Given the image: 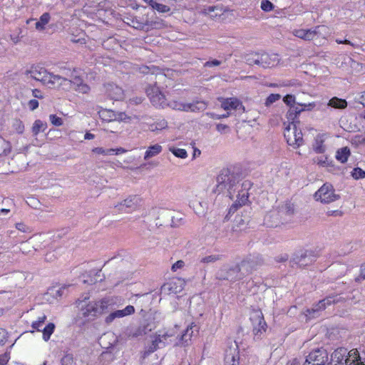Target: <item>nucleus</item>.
I'll return each instance as SVG.
<instances>
[{
	"label": "nucleus",
	"mask_w": 365,
	"mask_h": 365,
	"mask_svg": "<svg viewBox=\"0 0 365 365\" xmlns=\"http://www.w3.org/2000/svg\"><path fill=\"white\" fill-rule=\"evenodd\" d=\"M365 279V263L362 264L360 267V274L355 279L356 282H361V281Z\"/></svg>",
	"instance_id": "57"
},
{
	"label": "nucleus",
	"mask_w": 365,
	"mask_h": 365,
	"mask_svg": "<svg viewBox=\"0 0 365 365\" xmlns=\"http://www.w3.org/2000/svg\"><path fill=\"white\" fill-rule=\"evenodd\" d=\"M135 313V308L132 305H128L123 309H115L108 314L104 322L107 325L111 324L115 319L123 318Z\"/></svg>",
	"instance_id": "13"
},
{
	"label": "nucleus",
	"mask_w": 365,
	"mask_h": 365,
	"mask_svg": "<svg viewBox=\"0 0 365 365\" xmlns=\"http://www.w3.org/2000/svg\"><path fill=\"white\" fill-rule=\"evenodd\" d=\"M225 10L223 8L220 6H210L203 9V13L207 15H210L211 18H215L217 16H220L223 14Z\"/></svg>",
	"instance_id": "27"
},
{
	"label": "nucleus",
	"mask_w": 365,
	"mask_h": 365,
	"mask_svg": "<svg viewBox=\"0 0 365 365\" xmlns=\"http://www.w3.org/2000/svg\"><path fill=\"white\" fill-rule=\"evenodd\" d=\"M356 101L365 106V91L359 93L356 98Z\"/></svg>",
	"instance_id": "62"
},
{
	"label": "nucleus",
	"mask_w": 365,
	"mask_h": 365,
	"mask_svg": "<svg viewBox=\"0 0 365 365\" xmlns=\"http://www.w3.org/2000/svg\"><path fill=\"white\" fill-rule=\"evenodd\" d=\"M340 299L341 297L338 295L328 296L327 297L320 300L317 304L314 305L312 309H307L306 310L305 315L309 319L315 317L319 311L324 309L328 305L339 302Z\"/></svg>",
	"instance_id": "11"
},
{
	"label": "nucleus",
	"mask_w": 365,
	"mask_h": 365,
	"mask_svg": "<svg viewBox=\"0 0 365 365\" xmlns=\"http://www.w3.org/2000/svg\"><path fill=\"white\" fill-rule=\"evenodd\" d=\"M294 36L305 41H312L318 38H326L329 34L327 26L321 25L310 29H294L292 31Z\"/></svg>",
	"instance_id": "5"
},
{
	"label": "nucleus",
	"mask_w": 365,
	"mask_h": 365,
	"mask_svg": "<svg viewBox=\"0 0 365 365\" xmlns=\"http://www.w3.org/2000/svg\"><path fill=\"white\" fill-rule=\"evenodd\" d=\"M74 364V358L72 354L66 353L61 359V365H73Z\"/></svg>",
	"instance_id": "43"
},
{
	"label": "nucleus",
	"mask_w": 365,
	"mask_h": 365,
	"mask_svg": "<svg viewBox=\"0 0 365 365\" xmlns=\"http://www.w3.org/2000/svg\"><path fill=\"white\" fill-rule=\"evenodd\" d=\"M167 107H169L173 110H182L185 111V103L172 100L169 102H167Z\"/></svg>",
	"instance_id": "39"
},
{
	"label": "nucleus",
	"mask_w": 365,
	"mask_h": 365,
	"mask_svg": "<svg viewBox=\"0 0 365 365\" xmlns=\"http://www.w3.org/2000/svg\"><path fill=\"white\" fill-rule=\"evenodd\" d=\"M153 9L158 11L159 13H167L170 11L169 6L157 2L155 3Z\"/></svg>",
	"instance_id": "52"
},
{
	"label": "nucleus",
	"mask_w": 365,
	"mask_h": 365,
	"mask_svg": "<svg viewBox=\"0 0 365 365\" xmlns=\"http://www.w3.org/2000/svg\"><path fill=\"white\" fill-rule=\"evenodd\" d=\"M174 336V333L171 331H167L163 333L160 332L155 339L158 341L162 347L165 346L167 344L169 343V341L171 337Z\"/></svg>",
	"instance_id": "30"
},
{
	"label": "nucleus",
	"mask_w": 365,
	"mask_h": 365,
	"mask_svg": "<svg viewBox=\"0 0 365 365\" xmlns=\"http://www.w3.org/2000/svg\"><path fill=\"white\" fill-rule=\"evenodd\" d=\"M16 228L22 232H27L29 231V227L22 222L16 223Z\"/></svg>",
	"instance_id": "63"
},
{
	"label": "nucleus",
	"mask_w": 365,
	"mask_h": 365,
	"mask_svg": "<svg viewBox=\"0 0 365 365\" xmlns=\"http://www.w3.org/2000/svg\"><path fill=\"white\" fill-rule=\"evenodd\" d=\"M163 150V147L160 144H155L153 145L149 146L144 155V159L148 160L150 158H152L158 154H160Z\"/></svg>",
	"instance_id": "28"
},
{
	"label": "nucleus",
	"mask_w": 365,
	"mask_h": 365,
	"mask_svg": "<svg viewBox=\"0 0 365 365\" xmlns=\"http://www.w3.org/2000/svg\"><path fill=\"white\" fill-rule=\"evenodd\" d=\"M207 103L203 101H197L190 103H185V112H200L205 110Z\"/></svg>",
	"instance_id": "25"
},
{
	"label": "nucleus",
	"mask_w": 365,
	"mask_h": 365,
	"mask_svg": "<svg viewBox=\"0 0 365 365\" xmlns=\"http://www.w3.org/2000/svg\"><path fill=\"white\" fill-rule=\"evenodd\" d=\"M7 340V331L0 328V345H4Z\"/></svg>",
	"instance_id": "58"
},
{
	"label": "nucleus",
	"mask_w": 365,
	"mask_h": 365,
	"mask_svg": "<svg viewBox=\"0 0 365 365\" xmlns=\"http://www.w3.org/2000/svg\"><path fill=\"white\" fill-rule=\"evenodd\" d=\"M168 126V123L165 119H158L155 122L149 125V130L152 132H156L165 129Z\"/></svg>",
	"instance_id": "34"
},
{
	"label": "nucleus",
	"mask_w": 365,
	"mask_h": 365,
	"mask_svg": "<svg viewBox=\"0 0 365 365\" xmlns=\"http://www.w3.org/2000/svg\"><path fill=\"white\" fill-rule=\"evenodd\" d=\"M283 101L284 102L285 104L291 107L292 106H294L295 97L293 95L287 94L284 97Z\"/></svg>",
	"instance_id": "55"
},
{
	"label": "nucleus",
	"mask_w": 365,
	"mask_h": 365,
	"mask_svg": "<svg viewBox=\"0 0 365 365\" xmlns=\"http://www.w3.org/2000/svg\"><path fill=\"white\" fill-rule=\"evenodd\" d=\"M324 136L323 135H318L314 139L312 145V148L317 153H324L326 150L324 145Z\"/></svg>",
	"instance_id": "26"
},
{
	"label": "nucleus",
	"mask_w": 365,
	"mask_h": 365,
	"mask_svg": "<svg viewBox=\"0 0 365 365\" xmlns=\"http://www.w3.org/2000/svg\"><path fill=\"white\" fill-rule=\"evenodd\" d=\"M284 138L287 143L294 148H299L303 144V135L300 130L297 129V125H288L284 132Z\"/></svg>",
	"instance_id": "8"
},
{
	"label": "nucleus",
	"mask_w": 365,
	"mask_h": 365,
	"mask_svg": "<svg viewBox=\"0 0 365 365\" xmlns=\"http://www.w3.org/2000/svg\"><path fill=\"white\" fill-rule=\"evenodd\" d=\"M259 53H252L246 56L245 60L249 65H258L259 66Z\"/></svg>",
	"instance_id": "42"
},
{
	"label": "nucleus",
	"mask_w": 365,
	"mask_h": 365,
	"mask_svg": "<svg viewBox=\"0 0 365 365\" xmlns=\"http://www.w3.org/2000/svg\"><path fill=\"white\" fill-rule=\"evenodd\" d=\"M260 8L265 12H269L274 8V4L269 0H262Z\"/></svg>",
	"instance_id": "45"
},
{
	"label": "nucleus",
	"mask_w": 365,
	"mask_h": 365,
	"mask_svg": "<svg viewBox=\"0 0 365 365\" xmlns=\"http://www.w3.org/2000/svg\"><path fill=\"white\" fill-rule=\"evenodd\" d=\"M140 202L141 199L138 196L131 195L118 205H115V208L120 212H130L132 210H135L138 206H140Z\"/></svg>",
	"instance_id": "14"
},
{
	"label": "nucleus",
	"mask_w": 365,
	"mask_h": 365,
	"mask_svg": "<svg viewBox=\"0 0 365 365\" xmlns=\"http://www.w3.org/2000/svg\"><path fill=\"white\" fill-rule=\"evenodd\" d=\"M351 176L355 180L363 179L365 178V171L360 168H355L351 171Z\"/></svg>",
	"instance_id": "46"
},
{
	"label": "nucleus",
	"mask_w": 365,
	"mask_h": 365,
	"mask_svg": "<svg viewBox=\"0 0 365 365\" xmlns=\"http://www.w3.org/2000/svg\"><path fill=\"white\" fill-rule=\"evenodd\" d=\"M305 107H307L306 104H299L297 106H292V108H294V112L297 114V116L304 110Z\"/></svg>",
	"instance_id": "59"
},
{
	"label": "nucleus",
	"mask_w": 365,
	"mask_h": 365,
	"mask_svg": "<svg viewBox=\"0 0 365 365\" xmlns=\"http://www.w3.org/2000/svg\"><path fill=\"white\" fill-rule=\"evenodd\" d=\"M185 265V262L182 260H178L174 263L172 266V270L176 272L178 269H181Z\"/></svg>",
	"instance_id": "64"
},
{
	"label": "nucleus",
	"mask_w": 365,
	"mask_h": 365,
	"mask_svg": "<svg viewBox=\"0 0 365 365\" xmlns=\"http://www.w3.org/2000/svg\"><path fill=\"white\" fill-rule=\"evenodd\" d=\"M55 324L53 323H48L43 329V339L48 341L50 339L51 334L55 329Z\"/></svg>",
	"instance_id": "36"
},
{
	"label": "nucleus",
	"mask_w": 365,
	"mask_h": 365,
	"mask_svg": "<svg viewBox=\"0 0 365 365\" xmlns=\"http://www.w3.org/2000/svg\"><path fill=\"white\" fill-rule=\"evenodd\" d=\"M316 200L327 204L339 199V195L335 193V190L331 184H324L314 194Z\"/></svg>",
	"instance_id": "7"
},
{
	"label": "nucleus",
	"mask_w": 365,
	"mask_h": 365,
	"mask_svg": "<svg viewBox=\"0 0 365 365\" xmlns=\"http://www.w3.org/2000/svg\"><path fill=\"white\" fill-rule=\"evenodd\" d=\"M257 261L254 257H247L242 260L240 264L226 270H221L218 274L220 279L235 282L242 279L256 268Z\"/></svg>",
	"instance_id": "3"
},
{
	"label": "nucleus",
	"mask_w": 365,
	"mask_h": 365,
	"mask_svg": "<svg viewBox=\"0 0 365 365\" xmlns=\"http://www.w3.org/2000/svg\"><path fill=\"white\" fill-rule=\"evenodd\" d=\"M259 66L264 68H272L277 66L279 62V56L276 53L269 54L263 52L259 53Z\"/></svg>",
	"instance_id": "18"
},
{
	"label": "nucleus",
	"mask_w": 365,
	"mask_h": 365,
	"mask_svg": "<svg viewBox=\"0 0 365 365\" xmlns=\"http://www.w3.org/2000/svg\"><path fill=\"white\" fill-rule=\"evenodd\" d=\"M25 74L26 76L30 75L31 78L40 81L49 88L62 86L63 82L66 81L64 77L51 73L46 68L38 66H32L30 69L26 70Z\"/></svg>",
	"instance_id": "4"
},
{
	"label": "nucleus",
	"mask_w": 365,
	"mask_h": 365,
	"mask_svg": "<svg viewBox=\"0 0 365 365\" xmlns=\"http://www.w3.org/2000/svg\"><path fill=\"white\" fill-rule=\"evenodd\" d=\"M47 128V123L41 120H36L32 126L34 135H37L40 132H44Z\"/></svg>",
	"instance_id": "33"
},
{
	"label": "nucleus",
	"mask_w": 365,
	"mask_h": 365,
	"mask_svg": "<svg viewBox=\"0 0 365 365\" xmlns=\"http://www.w3.org/2000/svg\"><path fill=\"white\" fill-rule=\"evenodd\" d=\"M314 163L319 165L321 166L325 167L328 165L327 163V157H317L313 159Z\"/></svg>",
	"instance_id": "56"
},
{
	"label": "nucleus",
	"mask_w": 365,
	"mask_h": 365,
	"mask_svg": "<svg viewBox=\"0 0 365 365\" xmlns=\"http://www.w3.org/2000/svg\"><path fill=\"white\" fill-rule=\"evenodd\" d=\"M182 290V282L180 279H171L164 283L160 289L161 294H176Z\"/></svg>",
	"instance_id": "17"
},
{
	"label": "nucleus",
	"mask_w": 365,
	"mask_h": 365,
	"mask_svg": "<svg viewBox=\"0 0 365 365\" xmlns=\"http://www.w3.org/2000/svg\"><path fill=\"white\" fill-rule=\"evenodd\" d=\"M88 299V297H85L83 299H79L76 301L80 314L88 320H93L124 304V299L119 297H108L96 301Z\"/></svg>",
	"instance_id": "1"
},
{
	"label": "nucleus",
	"mask_w": 365,
	"mask_h": 365,
	"mask_svg": "<svg viewBox=\"0 0 365 365\" xmlns=\"http://www.w3.org/2000/svg\"><path fill=\"white\" fill-rule=\"evenodd\" d=\"M12 126L14 129L16 130V132L19 134H21L24 131V125L22 123V121H21L19 119H16L14 120Z\"/></svg>",
	"instance_id": "47"
},
{
	"label": "nucleus",
	"mask_w": 365,
	"mask_h": 365,
	"mask_svg": "<svg viewBox=\"0 0 365 365\" xmlns=\"http://www.w3.org/2000/svg\"><path fill=\"white\" fill-rule=\"evenodd\" d=\"M106 94L115 101H121L124 98V92L118 86L109 83L104 86Z\"/></svg>",
	"instance_id": "19"
},
{
	"label": "nucleus",
	"mask_w": 365,
	"mask_h": 365,
	"mask_svg": "<svg viewBox=\"0 0 365 365\" xmlns=\"http://www.w3.org/2000/svg\"><path fill=\"white\" fill-rule=\"evenodd\" d=\"M287 118L288 121L289 122V125H293V124H299V121L297 120V115L294 112V108L292 106L289 107V110L287 113Z\"/></svg>",
	"instance_id": "40"
},
{
	"label": "nucleus",
	"mask_w": 365,
	"mask_h": 365,
	"mask_svg": "<svg viewBox=\"0 0 365 365\" xmlns=\"http://www.w3.org/2000/svg\"><path fill=\"white\" fill-rule=\"evenodd\" d=\"M250 187L251 182L250 181H245L242 184V189L238 190L237 200L231 207L230 210L235 209V210H236L238 207H241L247 204L249 198L248 190L250 188Z\"/></svg>",
	"instance_id": "15"
},
{
	"label": "nucleus",
	"mask_w": 365,
	"mask_h": 365,
	"mask_svg": "<svg viewBox=\"0 0 365 365\" xmlns=\"http://www.w3.org/2000/svg\"><path fill=\"white\" fill-rule=\"evenodd\" d=\"M281 98V96L279 94L272 93L270 94L265 100L264 105L267 107L270 106L272 103L279 101Z\"/></svg>",
	"instance_id": "44"
},
{
	"label": "nucleus",
	"mask_w": 365,
	"mask_h": 365,
	"mask_svg": "<svg viewBox=\"0 0 365 365\" xmlns=\"http://www.w3.org/2000/svg\"><path fill=\"white\" fill-rule=\"evenodd\" d=\"M194 327H195L194 325ZM192 327H193V324H190V326H188L186 329V330L185 331V332L182 334L181 337H180V343L182 345L183 344H185L188 340H190L192 336V333H193V331H192Z\"/></svg>",
	"instance_id": "37"
},
{
	"label": "nucleus",
	"mask_w": 365,
	"mask_h": 365,
	"mask_svg": "<svg viewBox=\"0 0 365 365\" xmlns=\"http://www.w3.org/2000/svg\"><path fill=\"white\" fill-rule=\"evenodd\" d=\"M240 355L237 348H230L226 350L225 365H240Z\"/></svg>",
	"instance_id": "23"
},
{
	"label": "nucleus",
	"mask_w": 365,
	"mask_h": 365,
	"mask_svg": "<svg viewBox=\"0 0 365 365\" xmlns=\"http://www.w3.org/2000/svg\"><path fill=\"white\" fill-rule=\"evenodd\" d=\"M329 359L328 352L324 348L312 351L306 358L304 365H326Z\"/></svg>",
	"instance_id": "10"
},
{
	"label": "nucleus",
	"mask_w": 365,
	"mask_h": 365,
	"mask_svg": "<svg viewBox=\"0 0 365 365\" xmlns=\"http://www.w3.org/2000/svg\"><path fill=\"white\" fill-rule=\"evenodd\" d=\"M328 106L334 108L343 109L347 106V102L345 99L333 97L329 100Z\"/></svg>",
	"instance_id": "31"
},
{
	"label": "nucleus",
	"mask_w": 365,
	"mask_h": 365,
	"mask_svg": "<svg viewBox=\"0 0 365 365\" xmlns=\"http://www.w3.org/2000/svg\"><path fill=\"white\" fill-rule=\"evenodd\" d=\"M255 339H262L267 329V324L261 312L255 311L250 317Z\"/></svg>",
	"instance_id": "9"
},
{
	"label": "nucleus",
	"mask_w": 365,
	"mask_h": 365,
	"mask_svg": "<svg viewBox=\"0 0 365 365\" xmlns=\"http://www.w3.org/2000/svg\"><path fill=\"white\" fill-rule=\"evenodd\" d=\"M350 153V150L348 147L341 148L336 151V158L337 160L344 163L347 161Z\"/></svg>",
	"instance_id": "32"
},
{
	"label": "nucleus",
	"mask_w": 365,
	"mask_h": 365,
	"mask_svg": "<svg viewBox=\"0 0 365 365\" xmlns=\"http://www.w3.org/2000/svg\"><path fill=\"white\" fill-rule=\"evenodd\" d=\"M219 259H220V255H208V256L202 257L200 259V262L202 263L208 264V263H214Z\"/></svg>",
	"instance_id": "49"
},
{
	"label": "nucleus",
	"mask_w": 365,
	"mask_h": 365,
	"mask_svg": "<svg viewBox=\"0 0 365 365\" xmlns=\"http://www.w3.org/2000/svg\"><path fill=\"white\" fill-rule=\"evenodd\" d=\"M352 349L349 351L345 348L340 347L334 350L331 355V360L335 365H346L351 360Z\"/></svg>",
	"instance_id": "16"
},
{
	"label": "nucleus",
	"mask_w": 365,
	"mask_h": 365,
	"mask_svg": "<svg viewBox=\"0 0 365 365\" xmlns=\"http://www.w3.org/2000/svg\"><path fill=\"white\" fill-rule=\"evenodd\" d=\"M351 354V360L346 361V365H365V363L361 361L357 349H352Z\"/></svg>",
	"instance_id": "35"
},
{
	"label": "nucleus",
	"mask_w": 365,
	"mask_h": 365,
	"mask_svg": "<svg viewBox=\"0 0 365 365\" xmlns=\"http://www.w3.org/2000/svg\"><path fill=\"white\" fill-rule=\"evenodd\" d=\"M10 359L9 352H6L4 354L0 355V365L6 364Z\"/></svg>",
	"instance_id": "61"
},
{
	"label": "nucleus",
	"mask_w": 365,
	"mask_h": 365,
	"mask_svg": "<svg viewBox=\"0 0 365 365\" xmlns=\"http://www.w3.org/2000/svg\"><path fill=\"white\" fill-rule=\"evenodd\" d=\"M216 182L213 192L217 194L226 193L232 199L239 187L240 175L230 168H223L217 175Z\"/></svg>",
	"instance_id": "2"
},
{
	"label": "nucleus",
	"mask_w": 365,
	"mask_h": 365,
	"mask_svg": "<svg viewBox=\"0 0 365 365\" xmlns=\"http://www.w3.org/2000/svg\"><path fill=\"white\" fill-rule=\"evenodd\" d=\"M51 16L49 13H43L39 18L38 21L35 23V29L38 31H42L45 29L46 26L49 23Z\"/></svg>",
	"instance_id": "29"
},
{
	"label": "nucleus",
	"mask_w": 365,
	"mask_h": 365,
	"mask_svg": "<svg viewBox=\"0 0 365 365\" xmlns=\"http://www.w3.org/2000/svg\"><path fill=\"white\" fill-rule=\"evenodd\" d=\"M101 118L106 121L123 120L126 115L124 113H115L109 109H103L99 112Z\"/></svg>",
	"instance_id": "21"
},
{
	"label": "nucleus",
	"mask_w": 365,
	"mask_h": 365,
	"mask_svg": "<svg viewBox=\"0 0 365 365\" xmlns=\"http://www.w3.org/2000/svg\"><path fill=\"white\" fill-rule=\"evenodd\" d=\"M0 145L2 147L3 150L1 153H0V155L4 153L6 154L7 153H9L11 150V145L9 142L5 140L4 139L0 138Z\"/></svg>",
	"instance_id": "50"
},
{
	"label": "nucleus",
	"mask_w": 365,
	"mask_h": 365,
	"mask_svg": "<svg viewBox=\"0 0 365 365\" xmlns=\"http://www.w3.org/2000/svg\"><path fill=\"white\" fill-rule=\"evenodd\" d=\"M92 152L94 153L103 155H113V150L112 148L110 149H104L103 148H94L92 150Z\"/></svg>",
	"instance_id": "48"
},
{
	"label": "nucleus",
	"mask_w": 365,
	"mask_h": 365,
	"mask_svg": "<svg viewBox=\"0 0 365 365\" xmlns=\"http://www.w3.org/2000/svg\"><path fill=\"white\" fill-rule=\"evenodd\" d=\"M169 150L176 157L185 159L187 157V151L182 148H178L175 147L169 148Z\"/></svg>",
	"instance_id": "41"
},
{
	"label": "nucleus",
	"mask_w": 365,
	"mask_h": 365,
	"mask_svg": "<svg viewBox=\"0 0 365 365\" xmlns=\"http://www.w3.org/2000/svg\"><path fill=\"white\" fill-rule=\"evenodd\" d=\"M32 246H31L29 243H23L21 244V250L24 254H29L31 252Z\"/></svg>",
	"instance_id": "60"
},
{
	"label": "nucleus",
	"mask_w": 365,
	"mask_h": 365,
	"mask_svg": "<svg viewBox=\"0 0 365 365\" xmlns=\"http://www.w3.org/2000/svg\"><path fill=\"white\" fill-rule=\"evenodd\" d=\"M51 123L55 126H61L63 125V119L55 114L49 115Z\"/></svg>",
	"instance_id": "51"
},
{
	"label": "nucleus",
	"mask_w": 365,
	"mask_h": 365,
	"mask_svg": "<svg viewBox=\"0 0 365 365\" xmlns=\"http://www.w3.org/2000/svg\"><path fill=\"white\" fill-rule=\"evenodd\" d=\"M70 79L66 78V82L62 86H69L73 90L83 94L88 93L91 88L88 85L84 83L83 73L76 69H73L70 74Z\"/></svg>",
	"instance_id": "6"
},
{
	"label": "nucleus",
	"mask_w": 365,
	"mask_h": 365,
	"mask_svg": "<svg viewBox=\"0 0 365 365\" xmlns=\"http://www.w3.org/2000/svg\"><path fill=\"white\" fill-rule=\"evenodd\" d=\"M47 317L45 314H42L38 317L37 319L31 323V327L36 331H41L40 329L42 325L45 323Z\"/></svg>",
	"instance_id": "38"
},
{
	"label": "nucleus",
	"mask_w": 365,
	"mask_h": 365,
	"mask_svg": "<svg viewBox=\"0 0 365 365\" xmlns=\"http://www.w3.org/2000/svg\"><path fill=\"white\" fill-rule=\"evenodd\" d=\"M146 93L152 104L156 108H167V100L165 96L155 85L149 86L146 88Z\"/></svg>",
	"instance_id": "12"
},
{
	"label": "nucleus",
	"mask_w": 365,
	"mask_h": 365,
	"mask_svg": "<svg viewBox=\"0 0 365 365\" xmlns=\"http://www.w3.org/2000/svg\"><path fill=\"white\" fill-rule=\"evenodd\" d=\"M313 261V257L307 252H302L299 255H296L294 262L300 267H305Z\"/></svg>",
	"instance_id": "24"
},
{
	"label": "nucleus",
	"mask_w": 365,
	"mask_h": 365,
	"mask_svg": "<svg viewBox=\"0 0 365 365\" xmlns=\"http://www.w3.org/2000/svg\"><path fill=\"white\" fill-rule=\"evenodd\" d=\"M160 348H162V346L158 343V341L155 339H154L152 341L151 344L148 346L146 352L149 354L150 353L154 352L155 351H156L158 349H160Z\"/></svg>",
	"instance_id": "54"
},
{
	"label": "nucleus",
	"mask_w": 365,
	"mask_h": 365,
	"mask_svg": "<svg viewBox=\"0 0 365 365\" xmlns=\"http://www.w3.org/2000/svg\"><path fill=\"white\" fill-rule=\"evenodd\" d=\"M124 22L130 27L138 30H143L145 26L148 25V20H145L143 18L138 16L126 17Z\"/></svg>",
	"instance_id": "22"
},
{
	"label": "nucleus",
	"mask_w": 365,
	"mask_h": 365,
	"mask_svg": "<svg viewBox=\"0 0 365 365\" xmlns=\"http://www.w3.org/2000/svg\"><path fill=\"white\" fill-rule=\"evenodd\" d=\"M219 100L221 101V108L227 112L241 108L244 109L241 101L236 98H220Z\"/></svg>",
	"instance_id": "20"
},
{
	"label": "nucleus",
	"mask_w": 365,
	"mask_h": 365,
	"mask_svg": "<svg viewBox=\"0 0 365 365\" xmlns=\"http://www.w3.org/2000/svg\"><path fill=\"white\" fill-rule=\"evenodd\" d=\"M205 115L208 116V117H210V118L219 120V119H221V118H228L230 115V112H227L225 114L218 115V114H216L215 113L207 112Z\"/></svg>",
	"instance_id": "53"
}]
</instances>
